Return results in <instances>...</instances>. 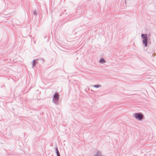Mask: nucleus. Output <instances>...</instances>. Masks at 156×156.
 I'll return each instance as SVG.
<instances>
[{
  "label": "nucleus",
  "instance_id": "f257e3e1",
  "mask_svg": "<svg viewBox=\"0 0 156 156\" xmlns=\"http://www.w3.org/2000/svg\"><path fill=\"white\" fill-rule=\"evenodd\" d=\"M147 34H142L141 35V37L142 39L143 43L144 44V46L146 47L147 46V42L150 40V39L147 36Z\"/></svg>",
  "mask_w": 156,
  "mask_h": 156
},
{
  "label": "nucleus",
  "instance_id": "f03ea898",
  "mask_svg": "<svg viewBox=\"0 0 156 156\" xmlns=\"http://www.w3.org/2000/svg\"><path fill=\"white\" fill-rule=\"evenodd\" d=\"M59 98V95L58 93L57 92L55 93L53 95L52 102L56 105H58Z\"/></svg>",
  "mask_w": 156,
  "mask_h": 156
},
{
  "label": "nucleus",
  "instance_id": "7ed1b4c3",
  "mask_svg": "<svg viewBox=\"0 0 156 156\" xmlns=\"http://www.w3.org/2000/svg\"><path fill=\"white\" fill-rule=\"evenodd\" d=\"M144 115L141 112H136L134 114V117L140 121H141L143 118Z\"/></svg>",
  "mask_w": 156,
  "mask_h": 156
},
{
  "label": "nucleus",
  "instance_id": "20e7f679",
  "mask_svg": "<svg viewBox=\"0 0 156 156\" xmlns=\"http://www.w3.org/2000/svg\"><path fill=\"white\" fill-rule=\"evenodd\" d=\"M55 152L57 156H60V153L58 150L57 145L56 144L55 147Z\"/></svg>",
  "mask_w": 156,
  "mask_h": 156
},
{
  "label": "nucleus",
  "instance_id": "39448f33",
  "mask_svg": "<svg viewBox=\"0 0 156 156\" xmlns=\"http://www.w3.org/2000/svg\"><path fill=\"white\" fill-rule=\"evenodd\" d=\"M38 59H34L33 60L32 62V66L33 67H34L35 66V65L36 63H37V60H38Z\"/></svg>",
  "mask_w": 156,
  "mask_h": 156
},
{
  "label": "nucleus",
  "instance_id": "423d86ee",
  "mask_svg": "<svg viewBox=\"0 0 156 156\" xmlns=\"http://www.w3.org/2000/svg\"><path fill=\"white\" fill-rule=\"evenodd\" d=\"M106 62L105 60L104 59V58H101L99 60V62L101 63H105Z\"/></svg>",
  "mask_w": 156,
  "mask_h": 156
},
{
  "label": "nucleus",
  "instance_id": "0eeeda50",
  "mask_svg": "<svg viewBox=\"0 0 156 156\" xmlns=\"http://www.w3.org/2000/svg\"><path fill=\"white\" fill-rule=\"evenodd\" d=\"M94 87L95 88H99L100 87H101V86L99 84H96L94 85Z\"/></svg>",
  "mask_w": 156,
  "mask_h": 156
},
{
  "label": "nucleus",
  "instance_id": "6e6552de",
  "mask_svg": "<svg viewBox=\"0 0 156 156\" xmlns=\"http://www.w3.org/2000/svg\"><path fill=\"white\" fill-rule=\"evenodd\" d=\"M147 37H148L149 38H150V37L151 35V34H150V33H149L148 34H147Z\"/></svg>",
  "mask_w": 156,
  "mask_h": 156
},
{
  "label": "nucleus",
  "instance_id": "1a4fd4ad",
  "mask_svg": "<svg viewBox=\"0 0 156 156\" xmlns=\"http://www.w3.org/2000/svg\"><path fill=\"white\" fill-rule=\"evenodd\" d=\"M33 13H34V15H37V12L36 11H33Z\"/></svg>",
  "mask_w": 156,
  "mask_h": 156
},
{
  "label": "nucleus",
  "instance_id": "9d476101",
  "mask_svg": "<svg viewBox=\"0 0 156 156\" xmlns=\"http://www.w3.org/2000/svg\"><path fill=\"white\" fill-rule=\"evenodd\" d=\"M40 60H41V61H44V59L43 58H40Z\"/></svg>",
  "mask_w": 156,
  "mask_h": 156
}]
</instances>
